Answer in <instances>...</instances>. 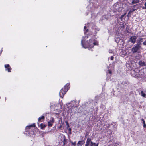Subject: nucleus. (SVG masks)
<instances>
[{"label": "nucleus", "instance_id": "obj_23", "mask_svg": "<svg viewBox=\"0 0 146 146\" xmlns=\"http://www.w3.org/2000/svg\"><path fill=\"white\" fill-rule=\"evenodd\" d=\"M11 68L10 67H9L7 68V71L8 72H11Z\"/></svg>", "mask_w": 146, "mask_h": 146}, {"label": "nucleus", "instance_id": "obj_10", "mask_svg": "<svg viewBox=\"0 0 146 146\" xmlns=\"http://www.w3.org/2000/svg\"><path fill=\"white\" fill-rule=\"evenodd\" d=\"M85 141L84 140L79 141L77 143V146H82V145L84 144Z\"/></svg>", "mask_w": 146, "mask_h": 146}, {"label": "nucleus", "instance_id": "obj_32", "mask_svg": "<svg viewBox=\"0 0 146 146\" xmlns=\"http://www.w3.org/2000/svg\"><path fill=\"white\" fill-rule=\"evenodd\" d=\"M98 143L96 144V145H95L94 146H98Z\"/></svg>", "mask_w": 146, "mask_h": 146}, {"label": "nucleus", "instance_id": "obj_33", "mask_svg": "<svg viewBox=\"0 0 146 146\" xmlns=\"http://www.w3.org/2000/svg\"><path fill=\"white\" fill-rule=\"evenodd\" d=\"M68 130H69V131H71V128H69V129H68Z\"/></svg>", "mask_w": 146, "mask_h": 146}, {"label": "nucleus", "instance_id": "obj_30", "mask_svg": "<svg viewBox=\"0 0 146 146\" xmlns=\"http://www.w3.org/2000/svg\"><path fill=\"white\" fill-rule=\"evenodd\" d=\"M110 59L111 60H113L114 59V57L113 56H111V57Z\"/></svg>", "mask_w": 146, "mask_h": 146}, {"label": "nucleus", "instance_id": "obj_7", "mask_svg": "<svg viewBox=\"0 0 146 146\" xmlns=\"http://www.w3.org/2000/svg\"><path fill=\"white\" fill-rule=\"evenodd\" d=\"M144 39V38H140L137 39V43L136 44L141 46L142 44L141 43L143 41Z\"/></svg>", "mask_w": 146, "mask_h": 146}, {"label": "nucleus", "instance_id": "obj_27", "mask_svg": "<svg viewBox=\"0 0 146 146\" xmlns=\"http://www.w3.org/2000/svg\"><path fill=\"white\" fill-rule=\"evenodd\" d=\"M143 44L144 45H146V40L143 43Z\"/></svg>", "mask_w": 146, "mask_h": 146}, {"label": "nucleus", "instance_id": "obj_3", "mask_svg": "<svg viewBox=\"0 0 146 146\" xmlns=\"http://www.w3.org/2000/svg\"><path fill=\"white\" fill-rule=\"evenodd\" d=\"M98 3L97 1H96V3L94 2V3L92 4H90L89 6L87 7L88 9L89 8H90V10H89V11H90L92 13V12H94L97 9V8L98 7Z\"/></svg>", "mask_w": 146, "mask_h": 146}, {"label": "nucleus", "instance_id": "obj_11", "mask_svg": "<svg viewBox=\"0 0 146 146\" xmlns=\"http://www.w3.org/2000/svg\"><path fill=\"white\" fill-rule=\"evenodd\" d=\"M54 122V119L52 118V119L50 121L48 122V126L49 127H51L52 126L53 123Z\"/></svg>", "mask_w": 146, "mask_h": 146}, {"label": "nucleus", "instance_id": "obj_41", "mask_svg": "<svg viewBox=\"0 0 146 146\" xmlns=\"http://www.w3.org/2000/svg\"><path fill=\"white\" fill-rule=\"evenodd\" d=\"M115 41H116V40H115ZM116 42H117V41H116Z\"/></svg>", "mask_w": 146, "mask_h": 146}, {"label": "nucleus", "instance_id": "obj_38", "mask_svg": "<svg viewBox=\"0 0 146 146\" xmlns=\"http://www.w3.org/2000/svg\"><path fill=\"white\" fill-rule=\"evenodd\" d=\"M127 17H129V14H128V15H127Z\"/></svg>", "mask_w": 146, "mask_h": 146}, {"label": "nucleus", "instance_id": "obj_19", "mask_svg": "<svg viewBox=\"0 0 146 146\" xmlns=\"http://www.w3.org/2000/svg\"><path fill=\"white\" fill-rule=\"evenodd\" d=\"M126 14V13H124V14L123 15H122L121 16V17H120V19L121 20V21H122L123 20V19L124 17V16Z\"/></svg>", "mask_w": 146, "mask_h": 146}, {"label": "nucleus", "instance_id": "obj_14", "mask_svg": "<svg viewBox=\"0 0 146 146\" xmlns=\"http://www.w3.org/2000/svg\"><path fill=\"white\" fill-rule=\"evenodd\" d=\"M139 2V1L138 0H133L132 2V4H135V3H137Z\"/></svg>", "mask_w": 146, "mask_h": 146}, {"label": "nucleus", "instance_id": "obj_2", "mask_svg": "<svg viewBox=\"0 0 146 146\" xmlns=\"http://www.w3.org/2000/svg\"><path fill=\"white\" fill-rule=\"evenodd\" d=\"M69 84L67 83L64 87V88H62L60 91L59 94L60 97L63 98L66 92L69 89Z\"/></svg>", "mask_w": 146, "mask_h": 146}, {"label": "nucleus", "instance_id": "obj_31", "mask_svg": "<svg viewBox=\"0 0 146 146\" xmlns=\"http://www.w3.org/2000/svg\"><path fill=\"white\" fill-rule=\"evenodd\" d=\"M86 29V26H85L84 27V30Z\"/></svg>", "mask_w": 146, "mask_h": 146}, {"label": "nucleus", "instance_id": "obj_20", "mask_svg": "<svg viewBox=\"0 0 146 146\" xmlns=\"http://www.w3.org/2000/svg\"><path fill=\"white\" fill-rule=\"evenodd\" d=\"M5 67L6 68H8L10 67V65L9 64H5Z\"/></svg>", "mask_w": 146, "mask_h": 146}, {"label": "nucleus", "instance_id": "obj_17", "mask_svg": "<svg viewBox=\"0 0 146 146\" xmlns=\"http://www.w3.org/2000/svg\"><path fill=\"white\" fill-rule=\"evenodd\" d=\"M141 121H143V127L144 128H145L146 127V124H145V121L143 119H141Z\"/></svg>", "mask_w": 146, "mask_h": 146}, {"label": "nucleus", "instance_id": "obj_26", "mask_svg": "<svg viewBox=\"0 0 146 146\" xmlns=\"http://www.w3.org/2000/svg\"><path fill=\"white\" fill-rule=\"evenodd\" d=\"M145 6H143L142 7L143 9H146V2L145 4Z\"/></svg>", "mask_w": 146, "mask_h": 146}, {"label": "nucleus", "instance_id": "obj_8", "mask_svg": "<svg viewBox=\"0 0 146 146\" xmlns=\"http://www.w3.org/2000/svg\"><path fill=\"white\" fill-rule=\"evenodd\" d=\"M91 142V138L90 137H88L86 141L85 146H89Z\"/></svg>", "mask_w": 146, "mask_h": 146}, {"label": "nucleus", "instance_id": "obj_24", "mask_svg": "<svg viewBox=\"0 0 146 146\" xmlns=\"http://www.w3.org/2000/svg\"><path fill=\"white\" fill-rule=\"evenodd\" d=\"M96 143H94L92 141L91 143H90V144H91V145H93V146H94V145H96Z\"/></svg>", "mask_w": 146, "mask_h": 146}, {"label": "nucleus", "instance_id": "obj_37", "mask_svg": "<svg viewBox=\"0 0 146 146\" xmlns=\"http://www.w3.org/2000/svg\"><path fill=\"white\" fill-rule=\"evenodd\" d=\"M67 126H68V127H69V125H68V123H67Z\"/></svg>", "mask_w": 146, "mask_h": 146}, {"label": "nucleus", "instance_id": "obj_12", "mask_svg": "<svg viewBox=\"0 0 146 146\" xmlns=\"http://www.w3.org/2000/svg\"><path fill=\"white\" fill-rule=\"evenodd\" d=\"M122 84H123L124 85H125V86H127L129 84V82H128L127 81H123L122 83Z\"/></svg>", "mask_w": 146, "mask_h": 146}, {"label": "nucleus", "instance_id": "obj_40", "mask_svg": "<svg viewBox=\"0 0 146 146\" xmlns=\"http://www.w3.org/2000/svg\"><path fill=\"white\" fill-rule=\"evenodd\" d=\"M86 15H87L88 14V13H87V14L86 13Z\"/></svg>", "mask_w": 146, "mask_h": 146}, {"label": "nucleus", "instance_id": "obj_4", "mask_svg": "<svg viewBox=\"0 0 146 146\" xmlns=\"http://www.w3.org/2000/svg\"><path fill=\"white\" fill-rule=\"evenodd\" d=\"M141 48V46L136 44L131 49V51L133 53H134L137 52Z\"/></svg>", "mask_w": 146, "mask_h": 146}, {"label": "nucleus", "instance_id": "obj_35", "mask_svg": "<svg viewBox=\"0 0 146 146\" xmlns=\"http://www.w3.org/2000/svg\"><path fill=\"white\" fill-rule=\"evenodd\" d=\"M89 146H94L92 145H91V144H90L89 145Z\"/></svg>", "mask_w": 146, "mask_h": 146}, {"label": "nucleus", "instance_id": "obj_34", "mask_svg": "<svg viewBox=\"0 0 146 146\" xmlns=\"http://www.w3.org/2000/svg\"><path fill=\"white\" fill-rule=\"evenodd\" d=\"M109 73H110V74H111V71H110L109 72Z\"/></svg>", "mask_w": 146, "mask_h": 146}, {"label": "nucleus", "instance_id": "obj_29", "mask_svg": "<svg viewBox=\"0 0 146 146\" xmlns=\"http://www.w3.org/2000/svg\"><path fill=\"white\" fill-rule=\"evenodd\" d=\"M113 51L112 50H109V52L110 53H112L113 52Z\"/></svg>", "mask_w": 146, "mask_h": 146}, {"label": "nucleus", "instance_id": "obj_1", "mask_svg": "<svg viewBox=\"0 0 146 146\" xmlns=\"http://www.w3.org/2000/svg\"><path fill=\"white\" fill-rule=\"evenodd\" d=\"M84 41L83 40H82L81 44L82 47L84 48H91L93 47L94 45H97L98 44L97 42H95L92 39H90L89 41H87L85 44L83 43Z\"/></svg>", "mask_w": 146, "mask_h": 146}, {"label": "nucleus", "instance_id": "obj_13", "mask_svg": "<svg viewBox=\"0 0 146 146\" xmlns=\"http://www.w3.org/2000/svg\"><path fill=\"white\" fill-rule=\"evenodd\" d=\"M44 119V116H42L41 117H39L38 119V123L39 124L38 122L41 121V120Z\"/></svg>", "mask_w": 146, "mask_h": 146}, {"label": "nucleus", "instance_id": "obj_5", "mask_svg": "<svg viewBox=\"0 0 146 146\" xmlns=\"http://www.w3.org/2000/svg\"><path fill=\"white\" fill-rule=\"evenodd\" d=\"M70 106L71 107H76L78 106V103L76 100H74L68 103Z\"/></svg>", "mask_w": 146, "mask_h": 146}, {"label": "nucleus", "instance_id": "obj_22", "mask_svg": "<svg viewBox=\"0 0 146 146\" xmlns=\"http://www.w3.org/2000/svg\"><path fill=\"white\" fill-rule=\"evenodd\" d=\"M34 131H29V134L30 135V134H34Z\"/></svg>", "mask_w": 146, "mask_h": 146}, {"label": "nucleus", "instance_id": "obj_25", "mask_svg": "<svg viewBox=\"0 0 146 146\" xmlns=\"http://www.w3.org/2000/svg\"><path fill=\"white\" fill-rule=\"evenodd\" d=\"M89 133L88 132H86V133L85 135V137L86 138L87 137V136L88 135Z\"/></svg>", "mask_w": 146, "mask_h": 146}, {"label": "nucleus", "instance_id": "obj_36", "mask_svg": "<svg viewBox=\"0 0 146 146\" xmlns=\"http://www.w3.org/2000/svg\"><path fill=\"white\" fill-rule=\"evenodd\" d=\"M86 32H87L88 31V29H86Z\"/></svg>", "mask_w": 146, "mask_h": 146}, {"label": "nucleus", "instance_id": "obj_39", "mask_svg": "<svg viewBox=\"0 0 146 146\" xmlns=\"http://www.w3.org/2000/svg\"><path fill=\"white\" fill-rule=\"evenodd\" d=\"M131 13V12L130 11H129V13H128V14H129V13Z\"/></svg>", "mask_w": 146, "mask_h": 146}, {"label": "nucleus", "instance_id": "obj_15", "mask_svg": "<svg viewBox=\"0 0 146 146\" xmlns=\"http://www.w3.org/2000/svg\"><path fill=\"white\" fill-rule=\"evenodd\" d=\"M140 94H141V95L143 97H145L146 96L145 94L144 93L143 91H141V93H140Z\"/></svg>", "mask_w": 146, "mask_h": 146}, {"label": "nucleus", "instance_id": "obj_18", "mask_svg": "<svg viewBox=\"0 0 146 146\" xmlns=\"http://www.w3.org/2000/svg\"><path fill=\"white\" fill-rule=\"evenodd\" d=\"M41 128L42 129H44V128L46 127L45 125L43 124L42 123H41L40 125Z\"/></svg>", "mask_w": 146, "mask_h": 146}, {"label": "nucleus", "instance_id": "obj_9", "mask_svg": "<svg viewBox=\"0 0 146 146\" xmlns=\"http://www.w3.org/2000/svg\"><path fill=\"white\" fill-rule=\"evenodd\" d=\"M138 63L140 66L141 67L145 66H146V64L143 61L140 60L139 62Z\"/></svg>", "mask_w": 146, "mask_h": 146}, {"label": "nucleus", "instance_id": "obj_28", "mask_svg": "<svg viewBox=\"0 0 146 146\" xmlns=\"http://www.w3.org/2000/svg\"><path fill=\"white\" fill-rule=\"evenodd\" d=\"M124 23H123L122 24L121 26V27L123 28V29L124 28Z\"/></svg>", "mask_w": 146, "mask_h": 146}, {"label": "nucleus", "instance_id": "obj_16", "mask_svg": "<svg viewBox=\"0 0 146 146\" xmlns=\"http://www.w3.org/2000/svg\"><path fill=\"white\" fill-rule=\"evenodd\" d=\"M35 123H34L32 125H30L29 126H27L26 127H27V128H30L31 127H35Z\"/></svg>", "mask_w": 146, "mask_h": 146}, {"label": "nucleus", "instance_id": "obj_21", "mask_svg": "<svg viewBox=\"0 0 146 146\" xmlns=\"http://www.w3.org/2000/svg\"><path fill=\"white\" fill-rule=\"evenodd\" d=\"M76 142H73L72 141L71 142V143H72V145L75 146L76 145Z\"/></svg>", "mask_w": 146, "mask_h": 146}, {"label": "nucleus", "instance_id": "obj_6", "mask_svg": "<svg viewBox=\"0 0 146 146\" xmlns=\"http://www.w3.org/2000/svg\"><path fill=\"white\" fill-rule=\"evenodd\" d=\"M137 38V37L136 36H131L129 38V41L133 44H134L135 43Z\"/></svg>", "mask_w": 146, "mask_h": 146}]
</instances>
